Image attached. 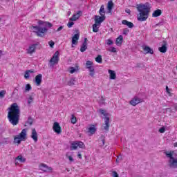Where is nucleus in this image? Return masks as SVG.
Listing matches in <instances>:
<instances>
[{
    "label": "nucleus",
    "mask_w": 177,
    "mask_h": 177,
    "mask_svg": "<svg viewBox=\"0 0 177 177\" xmlns=\"http://www.w3.org/2000/svg\"><path fill=\"white\" fill-rule=\"evenodd\" d=\"M8 118L12 125L16 126L20 120V106L17 103H12L8 108Z\"/></svg>",
    "instance_id": "obj_1"
},
{
    "label": "nucleus",
    "mask_w": 177,
    "mask_h": 177,
    "mask_svg": "<svg viewBox=\"0 0 177 177\" xmlns=\"http://www.w3.org/2000/svg\"><path fill=\"white\" fill-rule=\"evenodd\" d=\"M137 10L139 12L138 15V21H146L149 19L150 10H151V5L149 3H140L137 5Z\"/></svg>",
    "instance_id": "obj_2"
},
{
    "label": "nucleus",
    "mask_w": 177,
    "mask_h": 177,
    "mask_svg": "<svg viewBox=\"0 0 177 177\" xmlns=\"http://www.w3.org/2000/svg\"><path fill=\"white\" fill-rule=\"evenodd\" d=\"M27 140V129H22L19 134L14 137V143L16 145H20L21 142H26Z\"/></svg>",
    "instance_id": "obj_3"
},
{
    "label": "nucleus",
    "mask_w": 177,
    "mask_h": 177,
    "mask_svg": "<svg viewBox=\"0 0 177 177\" xmlns=\"http://www.w3.org/2000/svg\"><path fill=\"white\" fill-rule=\"evenodd\" d=\"M174 151H166L165 152V154L167 158H169L168 162H169V167L170 168H177V158H174Z\"/></svg>",
    "instance_id": "obj_4"
},
{
    "label": "nucleus",
    "mask_w": 177,
    "mask_h": 177,
    "mask_svg": "<svg viewBox=\"0 0 177 177\" xmlns=\"http://www.w3.org/2000/svg\"><path fill=\"white\" fill-rule=\"evenodd\" d=\"M32 28L33 30V32H35L37 37H40L41 38L44 37L45 34L48 32V28L46 27L42 28L39 26H32Z\"/></svg>",
    "instance_id": "obj_5"
},
{
    "label": "nucleus",
    "mask_w": 177,
    "mask_h": 177,
    "mask_svg": "<svg viewBox=\"0 0 177 177\" xmlns=\"http://www.w3.org/2000/svg\"><path fill=\"white\" fill-rule=\"evenodd\" d=\"M85 66L86 68H87V70L89 71V76L93 78V77H95V68L93 67V62L89 60L86 61Z\"/></svg>",
    "instance_id": "obj_6"
},
{
    "label": "nucleus",
    "mask_w": 177,
    "mask_h": 177,
    "mask_svg": "<svg viewBox=\"0 0 177 177\" xmlns=\"http://www.w3.org/2000/svg\"><path fill=\"white\" fill-rule=\"evenodd\" d=\"M85 149V144L82 141H73L71 144V150H77V149Z\"/></svg>",
    "instance_id": "obj_7"
},
{
    "label": "nucleus",
    "mask_w": 177,
    "mask_h": 177,
    "mask_svg": "<svg viewBox=\"0 0 177 177\" xmlns=\"http://www.w3.org/2000/svg\"><path fill=\"white\" fill-rule=\"evenodd\" d=\"M60 55V53L57 50L51 59L49 60V63H50L51 66H55V64H57L59 63V60H60V58L59 57V55Z\"/></svg>",
    "instance_id": "obj_8"
},
{
    "label": "nucleus",
    "mask_w": 177,
    "mask_h": 177,
    "mask_svg": "<svg viewBox=\"0 0 177 177\" xmlns=\"http://www.w3.org/2000/svg\"><path fill=\"white\" fill-rule=\"evenodd\" d=\"M37 45H38V44H30L26 49L27 55H30V56H32V55H34V53H35V52L37 50Z\"/></svg>",
    "instance_id": "obj_9"
},
{
    "label": "nucleus",
    "mask_w": 177,
    "mask_h": 177,
    "mask_svg": "<svg viewBox=\"0 0 177 177\" xmlns=\"http://www.w3.org/2000/svg\"><path fill=\"white\" fill-rule=\"evenodd\" d=\"M39 168L40 171H43V172H52L53 171L52 167L47 166L45 163L40 164Z\"/></svg>",
    "instance_id": "obj_10"
},
{
    "label": "nucleus",
    "mask_w": 177,
    "mask_h": 177,
    "mask_svg": "<svg viewBox=\"0 0 177 177\" xmlns=\"http://www.w3.org/2000/svg\"><path fill=\"white\" fill-rule=\"evenodd\" d=\"M143 102V100L139 98L138 96H135L130 102L129 104L131 106H136L137 104H139V103H142Z\"/></svg>",
    "instance_id": "obj_11"
},
{
    "label": "nucleus",
    "mask_w": 177,
    "mask_h": 177,
    "mask_svg": "<svg viewBox=\"0 0 177 177\" xmlns=\"http://www.w3.org/2000/svg\"><path fill=\"white\" fill-rule=\"evenodd\" d=\"M81 16H82V11L79 10L77 12V13L73 14V15L69 19V20L70 21H76V20H78V19H80Z\"/></svg>",
    "instance_id": "obj_12"
},
{
    "label": "nucleus",
    "mask_w": 177,
    "mask_h": 177,
    "mask_svg": "<svg viewBox=\"0 0 177 177\" xmlns=\"http://www.w3.org/2000/svg\"><path fill=\"white\" fill-rule=\"evenodd\" d=\"M89 136H92V135H95L96 133V125L95 124H90L88 131H87Z\"/></svg>",
    "instance_id": "obj_13"
},
{
    "label": "nucleus",
    "mask_w": 177,
    "mask_h": 177,
    "mask_svg": "<svg viewBox=\"0 0 177 177\" xmlns=\"http://www.w3.org/2000/svg\"><path fill=\"white\" fill-rule=\"evenodd\" d=\"M53 129L55 133H62V127H60V124H59V122H54Z\"/></svg>",
    "instance_id": "obj_14"
},
{
    "label": "nucleus",
    "mask_w": 177,
    "mask_h": 177,
    "mask_svg": "<svg viewBox=\"0 0 177 177\" xmlns=\"http://www.w3.org/2000/svg\"><path fill=\"white\" fill-rule=\"evenodd\" d=\"M168 46V43L166 41H163L162 44V46L158 48L159 52L161 53H165L167 52V49Z\"/></svg>",
    "instance_id": "obj_15"
},
{
    "label": "nucleus",
    "mask_w": 177,
    "mask_h": 177,
    "mask_svg": "<svg viewBox=\"0 0 177 177\" xmlns=\"http://www.w3.org/2000/svg\"><path fill=\"white\" fill-rule=\"evenodd\" d=\"M42 82V74L39 73L37 75L35 76V83L37 86H39Z\"/></svg>",
    "instance_id": "obj_16"
},
{
    "label": "nucleus",
    "mask_w": 177,
    "mask_h": 177,
    "mask_svg": "<svg viewBox=\"0 0 177 177\" xmlns=\"http://www.w3.org/2000/svg\"><path fill=\"white\" fill-rule=\"evenodd\" d=\"M30 138H32L35 143L38 142V133H37V130L35 129H32Z\"/></svg>",
    "instance_id": "obj_17"
},
{
    "label": "nucleus",
    "mask_w": 177,
    "mask_h": 177,
    "mask_svg": "<svg viewBox=\"0 0 177 177\" xmlns=\"http://www.w3.org/2000/svg\"><path fill=\"white\" fill-rule=\"evenodd\" d=\"M105 20H106V17H102V16L100 17L98 15L95 16V23H96L97 24H99L100 26Z\"/></svg>",
    "instance_id": "obj_18"
},
{
    "label": "nucleus",
    "mask_w": 177,
    "mask_h": 177,
    "mask_svg": "<svg viewBox=\"0 0 177 177\" xmlns=\"http://www.w3.org/2000/svg\"><path fill=\"white\" fill-rule=\"evenodd\" d=\"M104 129L106 131H109L110 128V118L105 117L104 118Z\"/></svg>",
    "instance_id": "obj_19"
},
{
    "label": "nucleus",
    "mask_w": 177,
    "mask_h": 177,
    "mask_svg": "<svg viewBox=\"0 0 177 177\" xmlns=\"http://www.w3.org/2000/svg\"><path fill=\"white\" fill-rule=\"evenodd\" d=\"M38 24L39 26H46V27H48L49 28H51V27H53V25L52 24V23L49 21H39Z\"/></svg>",
    "instance_id": "obj_20"
},
{
    "label": "nucleus",
    "mask_w": 177,
    "mask_h": 177,
    "mask_svg": "<svg viewBox=\"0 0 177 177\" xmlns=\"http://www.w3.org/2000/svg\"><path fill=\"white\" fill-rule=\"evenodd\" d=\"M78 39H80V34L76 33L72 38V44L77 45L78 44Z\"/></svg>",
    "instance_id": "obj_21"
},
{
    "label": "nucleus",
    "mask_w": 177,
    "mask_h": 177,
    "mask_svg": "<svg viewBox=\"0 0 177 177\" xmlns=\"http://www.w3.org/2000/svg\"><path fill=\"white\" fill-rule=\"evenodd\" d=\"M122 24H123L124 26H127L129 28H133L134 27L133 23L131 21H128L127 20H125V19L122 21Z\"/></svg>",
    "instance_id": "obj_22"
},
{
    "label": "nucleus",
    "mask_w": 177,
    "mask_h": 177,
    "mask_svg": "<svg viewBox=\"0 0 177 177\" xmlns=\"http://www.w3.org/2000/svg\"><path fill=\"white\" fill-rule=\"evenodd\" d=\"M122 41H124V37H122V35H120L118 37L116 38L115 44L118 46H121V45H122Z\"/></svg>",
    "instance_id": "obj_23"
},
{
    "label": "nucleus",
    "mask_w": 177,
    "mask_h": 177,
    "mask_svg": "<svg viewBox=\"0 0 177 177\" xmlns=\"http://www.w3.org/2000/svg\"><path fill=\"white\" fill-rule=\"evenodd\" d=\"M108 73L109 74L110 80H115V78H117V75L114 71L109 69L108 70Z\"/></svg>",
    "instance_id": "obj_24"
},
{
    "label": "nucleus",
    "mask_w": 177,
    "mask_h": 177,
    "mask_svg": "<svg viewBox=\"0 0 177 177\" xmlns=\"http://www.w3.org/2000/svg\"><path fill=\"white\" fill-rule=\"evenodd\" d=\"M143 50L145 53H150V55H153L154 53V50L151 49L149 46H145L143 47Z\"/></svg>",
    "instance_id": "obj_25"
},
{
    "label": "nucleus",
    "mask_w": 177,
    "mask_h": 177,
    "mask_svg": "<svg viewBox=\"0 0 177 177\" xmlns=\"http://www.w3.org/2000/svg\"><path fill=\"white\" fill-rule=\"evenodd\" d=\"M162 15V11L160 9H158L152 13V17H158Z\"/></svg>",
    "instance_id": "obj_26"
},
{
    "label": "nucleus",
    "mask_w": 177,
    "mask_h": 177,
    "mask_svg": "<svg viewBox=\"0 0 177 177\" xmlns=\"http://www.w3.org/2000/svg\"><path fill=\"white\" fill-rule=\"evenodd\" d=\"M99 13L101 17H106V11L104 10V6H101L100 9L99 10Z\"/></svg>",
    "instance_id": "obj_27"
},
{
    "label": "nucleus",
    "mask_w": 177,
    "mask_h": 177,
    "mask_svg": "<svg viewBox=\"0 0 177 177\" xmlns=\"http://www.w3.org/2000/svg\"><path fill=\"white\" fill-rule=\"evenodd\" d=\"M100 27V25H99V24H96V22H95V24H93V32H97L99 31Z\"/></svg>",
    "instance_id": "obj_28"
},
{
    "label": "nucleus",
    "mask_w": 177,
    "mask_h": 177,
    "mask_svg": "<svg viewBox=\"0 0 177 177\" xmlns=\"http://www.w3.org/2000/svg\"><path fill=\"white\" fill-rule=\"evenodd\" d=\"M30 73H34V71H32V70H28L25 72V75H24V77L26 79L27 78H30Z\"/></svg>",
    "instance_id": "obj_29"
},
{
    "label": "nucleus",
    "mask_w": 177,
    "mask_h": 177,
    "mask_svg": "<svg viewBox=\"0 0 177 177\" xmlns=\"http://www.w3.org/2000/svg\"><path fill=\"white\" fill-rule=\"evenodd\" d=\"M71 124H77V117L74 114L71 115Z\"/></svg>",
    "instance_id": "obj_30"
},
{
    "label": "nucleus",
    "mask_w": 177,
    "mask_h": 177,
    "mask_svg": "<svg viewBox=\"0 0 177 177\" xmlns=\"http://www.w3.org/2000/svg\"><path fill=\"white\" fill-rule=\"evenodd\" d=\"M68 85L69 86H73V85H75V78L71 79L69 82H68Z\"/></svg>",
    "instance_id": "obj_31"
},
{
    "label": "nucleus",
    "mask_w": 177,
    "mask_h": 177,
    "mask_svg": "<svg viewBox=\"0 0 177 177\" xmlns=\"http://www.w3.org/2000/svg\"><path fill=\"white\" fill-rule=\"evenodd\" d=\"M16 160H19V161H20V162H26V158H23V156H18L16 158Z\"/></svg>",
    "instance_id": "obj_32"
},
{
    "label": "nucleus",
    "mask_w": 177,
    "mask_h": 177,
    "mask_svg": "<svg viewBox=\"0 0 177 177\" xmlns=\"http://www.w3.org/2000/svg\"><path fill=\"white\" fill-rule=\"evenodd\" d=\"M113 6H114V3H113V1H109L107 6L108 10H111V9H113Z\"/></svg>",
    "instance_id": "obj_33"
},
{
    "label": "nucleus",
    "mask_w": 177,
    "mask_h": 177,
    "mask_svg": "<svg viewBox=\"0 0 177 177\" xmlns=\"http://www.w3.org/2000/svg\"><path fill=\"white\" fill-rule=\"evenodd\" d=\"M87 44H83L82 45L81 48H80V52H85V50H86V49H88V47L86 46Z\"/></svg>",
    "instance_id": "obj_34"
},
{
    "label": "nucleus",
    "mask_w": 177,
    "mask_h": 177,
    "mask_svg": "<svg viewBox=\"0 0 177 177\" xmlns=\"http://www.w3.org/2000/svg\"><path fill=\"white\" fill-rule=\"evenodd\" d=\"M31 89H32L31 84H27L25 87V92H28V91H31Z\"/></svg>",
    "instance_id": "obj_35"
},
{
    "label": "nucleus",
    "mask_w": 177,
    "mask_h": 177,
    "mask_svg": "<svg viewBox=\"0 0 177 177\" xmlns=\"http://www.w3.org/2000/svg\"><path fill=\"white\" fill-rule=\"evenodd\" d=\"M32 122H34V121L32 120V118H28V121H27L26 123V125H30V126H31V125H32Z\"/></svg>",
    "instance_id": "obj_36"
},
{
    "label": "nucleus",
    "mask_w": 177,
    "mask_h": 177,
    "mask_svg": "<svg viewBox=\"0 0 177 177\" xmlns=\"http://www.w3.org/2000/svg\"><path fill=\"white\" fill-rule=\"evenodd\" d=\"M95 62H97V63H102V55H98L96 58H95Z\"/></svg>",
    "instance_id": "obj_37"
},
{
    "label": "nucleus",
    "mask_w": 177,
    "mask_h": 177,
    "mask_svg": "<svg viewBox=\"0 0 177 177\" xmlns=\"http://www.w3.org/2000/svg\"><path fill=\"white\" fill-rule=\"evenodd\" d=\"M5 95H6V91L2 90L0 91V97H5Z\"/></svg>",
    "instance_id": "obj_38"
},
{
    "label": "nucleus",
    "mask_w": 177,
    "mask_h": 177,
    "mask_svg": "<svg viewBox=\"0 0 177 177\" xmlns=\"http://www.w3.org/2000/svg\"><path fill=\"white\" fill-rule=\"evenodd\" d=\"M34 102V97L32 96H30L28 99V104H31Z\"/></svg>",
    "instance_id": "obj_39"
},
{
    "label": "nucleus",
    "mask_w": 177,
    "mask_h": 177,
    "mask_svg": "<svg viewBox=\"0 0 177 177\" xmlns=\"http://www.w3.org/2000/svg\"><path fill=\"white\" fill-rule=\"evenodd\" d=\"M76 71H77V69H75L74 67H70V71H69L70 74H74V73Z\"/></svg>",
    "instance_id": "obj_40"
},
{
    "label": "nucleus",
    "mask_w": 177,
    "mask_h": 177,
    "mask_svg": "<svg viewBox=\"0 0 177 177\" xmlns=\"http://www.w3.org/2000/svg\"><path fill=\"white\" fill-rule=\"evenodd\" d=\"M48 45L49 46H50V48H53V46H55V41L50 40V41H48Z\"/></svg>",
    "instance_id": "obj_41"
},
{
    "label": "nucleus",
    "mask_w": 177,
    "mask_h": 177,
    "mask_svg": "<svg viewBox=\"0 0 177 177\" xmlns=\"http://www.w3.org/2000/svg\"><path fill=\"white\" fill-rule=\"evenodd\" d=\"M128 32H129V29H128V28H124L123 29V34L124 35H128Z\"/></svg>",
    "instance_id": "obj_42"
},
{
    "label": "nucleus",
    "mask_w": 177,
    "mask_h": 177,
    "mask_svg": "<svg viewBox=\"0 0 177 177\" xmlns=\"http://www.w3.org/2000/svg\"><path fill=\"white\" fill-rule=\"evenodd\" d=\"M166 92L168 93L169 96H172V94H171V91H169V88H168V86H166Z\"/></svg>",
    "instance_id": "obj_43"
},
{
    "label": "nucleus",
    "mask_w": 177,
    "mask_h": 177,
    "mask_svg": "<svg viewBox=\"0 0 177 177\" xmlns=\"http://www.w3.org/2000/svg\"><path fill=\"white\" fill-rule=\"evenodd\" d=\"M67 26H68V28H71V27H73V26H74V22H73V21L68 22Z\"/></svg>",
    "instance_id": "obj_44"
},
{
    "label": "nucleus",
    "mask_w": 177,
    "mask_h": 177,
    "mask_svg": "<svg viewBox=\"0 0 177 177\" xmlns=\"http://www.w3.org/2000/svg\"><path fill=\"white\" fill-rule=\"evenodd\" d=\"M106 45H113V40L109 39L107 41H106Z\"/></svg>",
    "instance_id": "obj_45"
},
{
    "label": "nucleus",
    "mask_w": 177,
    "mask_h": 177,
    "mask_svg": "<svg viewBox=\"0 0 177 177\" xmlns=\"http://www.w3.org/2000/svg\"><path fill=\"white\" fill-rule=\"evenodd\" d=\"M100 113L102 114V115H104V117H106V111L104 109H100Z\"/></svg>",
    "instance_id": "obj_46"
},
{
    "label": "nucleus",
    "mask_w": 177,
    "mask_h": 177,
    "mask_svg": "<svg viewBox=\"0 0 177 177\" xmlns=\"http://www.w3.org/2000/svg\"><path fill=\"white\" fill-rule=\"evenodd\" d=\"M159 132L160 133H164V132H165V127H161L160 129H159Z\"/></svg>",
    "instance_id": "obj_47"
},
{
    "label": "nucleus",
    "mask_w": 177,
    "mask_h": 177,
    "mask_svg": "<svg viewBox=\"0 0 177 177\" xmlns=\"http://www.w3.org/2000/svg\"><path fill=\"white\" fill-rule=\"evenodd\" d=\"M67 157H68L69 161H71V162H74V158H73V156H68Z\"/></svg>",
    "instance_id": "obj_48"
},
{
    "label": "nucleus",
    "mask_w": 177,
    "mask_h": 177,
    "mask_svg": "<svg viewBox=\"0 0 177 177\" xmlns=\"http://www.w3.org/2000/svg\"><path fill=\"white\" fill-rule=\"evenodd\" d=\"M111 52H112V53H115L117 52V48H115V47H112Z\"/></svg>",
    "instance_id": "obj_49"
},
{
    "label": "nucleus",
    "mask_w": 177,
    "mask_h": 177,
    "mask_svg": "<svg viewBox=\"0 0 177 177\" xmlns=\"http://www.w3.org/2000/svg\"><path fill=\"white\" fill-rule=\"evenodd\" d=\"M113 177H120V176H118V173H117V171H113Z\"/></svg>",
    "instance_id": "obj_50"
},
{
    "label": "nucleus",
    "mask_w": 177,
    "mask_h": 177,
    "mask_svg": "<svg viewBox=\"0 0 177 177\" xmlns=\"http://www.w3.org/2000/svg\"><path fill=\"white\" fill-rule=\"evenodd\" d=\"M88 39L87 38H84V41L83 43L84 45H88Z\"/></svg>",
    "instance_id": "obj_51"
},
{
    "label": "nucleus",
    "mask_w": 177,
    "mask_h": 177,
    "mask_svg": "<svg viewBox=\"0 0 177 177\" xmlns=\"http://www.w3.org/2000/svg\"><path fill=\"white\" fill-rule=\"evenodd\" d=\"M63 28V26H59L57 29V32L59 31H62V29Z\"/></svg>",
    "instance_id": "obj_52"
},
{
    "label": "nucleus",
    "mask_w": 177,
    "mask_h": 177,
    "mask_svg": "<svg viewBox=\"0 0 177 177\" xmlns=\"http://www.w3.org/2000/svg\"><path fill=\"white\" fill-rule=\"evenodd\" d=\"M77 157H78V158H80V160H82V154L78 153V154H77Z\"/></svg>",
    "instance_id": "obj_53"
},
{
    "label": "nucleus",
    "mask_w": 177,
    "mask_h": 177,
    "mask_svg": "<svg viewBox=\"0 0 177 177\" xmlns=\"http://www.w3.org/2000/svg\"><path fill=\"white\" fill-rule=\"evenodd\" d=\"M126 13H128L129 15H131V10L128 9L125 10Z\"/></svg>",
    "instance_id": "obj_54"
},
{
    "label": "nucleus",
    "mask_w": 177,
    "mask_h": 177,
    "mask_svg": "<svg viewBox=\"0 0 177 177\" xmlns=\"http://www.w3.org/2000/svg\"><path fill=\"white\" fill-rule=\"evenodd\" d=\"M120 160L122 158V156H118V158L116 159V162H118V160Z\"/></svg>",
    "instance_id": "obj_55"
},
{
    "label": "nucleus",
    "mask_w": 177,
    "mask_h": 177,
    "mask_svg": "<svg viewBox=\"0 0 177 177\" xmlns=\"http://www.w3.org/2000/svg\"><path fill=\"white\" fill-rule=\"evenodd\" d=\"M174 147H177V142L174 143Z\"/></svg>",
    "instance_id": "obj_56"
},
{
    "label": "nucleus",
    "mask_w": 177,
    "mask_h": 177,
    "mask_svg": "<svg viewBox=\"0 0 177 177\" xmlns=\"http://www.w3.org/2000/svg\"><path fill=\"white\" fill-rule=\"evenodd\" d=\"M176 110L177 111V106H176Z\"/></svg>",
    "instance_id": "obj_57"
}]
</instances>
